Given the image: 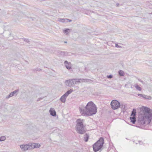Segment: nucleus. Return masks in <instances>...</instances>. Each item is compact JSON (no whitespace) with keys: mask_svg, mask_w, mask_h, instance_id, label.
<instances>
[{"mask_svg":"<svg viewBox=\"0 0 152 152\" xmlns=\"http://www.w3.org/2000/svg\"><path fill=\"white\" fill-rule=\"evenodd\" d=\"M66 68L68 69H71V66L69 64L65 65Z\"/></svg>","mask_w":152,"mask_h":152,"instance_id":"23","label":"nucleus"},{"mask_svg":"<svg viewBox=\"0 0 152 152\" xmlns=\"http://www.w3.org/2000/svg\"><path fill=\"white\" fill-rule=\"evenodd\" d=\"M43 99V98H39L37 100V102H38V101H40V100H41L42 99Z\"/></svg>","mask_w":152,"mask_h":152,"instance_id":"30","label":"nucleus"},{"mask_svg":"<svg viewBox=\"0 0 152 152\" xmlns=\"http://www.w3.org/2000/svg\"><path fill=\"white\" fill-rule=\"evenodd\" d=\"M113 77V76L112 75H107V77L108 78L111 79Z\"/></svg>","mask_w":152,"mask_h":152,"instance_id":"25","label":"nucleus"},{"mask_svg":"<svg viewBox=\"0 0 152 152\" xmlns=\"http://www.w3.org/2000/svg\"><path fill=\"white\" fill-rule=\"evenodd\" d=\"M89 135L87 133H86L84 136V140L85 142H87L89 138Z\"/></svg>","mask_w":152,"mask_h":152,"instance_id":"14","label":"nucleus"},{"mask_svg":"<svg viewBox=\"0 0 152 152\" xmlns=\"http://www.w3.org/2000/svg\"><path fill=\"white\" fill-rule=\"evenodd\" d=\"M136 114V109L134 108L131 112V116H135Z\"/></svg>","mask_w":152,"mask_h":152,"instance_id":"16","label":"nucleus"},{"mask_svg":"<svg viewBox=\"0 0 152 152\" xmlns=\"http://www.w3.org/2000/svg\"><path fill=\"white\" fill-rule=\"evenodd\" d=\"M137 95L143 98L144 99H151L152 97L151 96H148L147 95H145V94H138Z\"/></svg>","mask_w":152,"mask_h":152,"instance_id":"8","label":"nucleus"},{"mask_svg":"<svg viewBox=\"0 0 152 152\" xmlns=\"http://www.w3.org/2000/svg\"><path fill=\"white\" fill-rule=\"evenodd\" d=\"M121 106L122 107H123L124 109L125 110H126L127 109H126L125 108L126 107V105H124L123 104H122L121 105Z\"/></svg>","mask_w":152,"mask_h":152,"instance_id":"26","label":"nucleus"},{"mask_svg":"<svg viewBox=\"0 0 152 152\" xmlns=\"http://www.w3.org/2000/svg\"><path fill=\"white\" fill-rule=\"evenodd\" d=\"M64 43H67V42H66V41L64 42Z\"/></svg>","mask_w":152,"mask_h":152,"instance_id":"36","label":"nucleus"},{"mask_svg":"<svg viewBox=\"0 0 152 152\" xmlns=\"http://www.w3.org/2000/svg\"><path fill=\"white\" fill-rule=\"evenodd\" d=\"M70 31V29L69 28H66L63 30V32L66 34H69Z\"/></svg>","mask_w":152,"mask_h":152,"instance_id":"18","label":"nucleus"},{"mask_svg":"<svg viewBox=\"0 0 152 152\" xmlns=\"http://www.w3.org/2000/svg\"><path fill=\"white\" fill-rule=\"evenodd\" d=\"M31 143H29L28 144L26 145H20V148L23 151H26L28 149H32Z\"/></svg>","mask_w":152,"mask_h":152,"instance_id":"7","label":"nucleus"},{"mask_svg":"<svg viewBox=\"0 0 152 152\" xmlns=\"http://www.w3.org/2000/svg\"><path fill=\"white\" fill-rule=\"evenodd\" d=\"M76 152H77V151H76Z\"/></svg>","mask_w":152,"mask_h":152,"instance_id":"37","label":"nucleus"},{"mask_svg":"<svg viewBox=\"0 0 152 152\" xmlns=\"http://www.w3.org/2000/svg\"><path fill=\"white\" fill-rule=\"evenodd\" d=\"M66 22H71L72 21V20H71L66 19Z\"/></svg>","mask_w":152,"mask_h":152,"instance_id":"28","label":"nucleus"},{"mask_svg":"<svg viewBox=\"0 0 152 152\" xmlns=\"http://www.w3.org/2000/svg\"><path fill=\"white\" fill-rule=\"evenodd\" d=\"M19 91V90L18 89H17L13 91V92H12L10 93V95L12 96L15 95H17V93Z\"/></svg>","mask_w":152,"mask_h":152,"instance_id":"15","label":"nucleus"},{"mask_svg":"<svg viewBox=\"0 0 152 152\" xmlns=\"http://www.w3.org/2000/svg\"><path fill=\"white\" fill-rule=\"evenodd\" d=\"M12 97L11 95H10V93L9 95L8 96H7L6 97V99H8L9 98Z\"/></svg>","mask_w":152,"mask_h":152,"instance_id":"27","label":"nucleus"},{"mask_svg":"<svg viewBox=\"0 0 152 152\" xmlns=\"http://www.w3.org/2000/svg\"><path fill=\"white\" fill-rule=\"evenodd\" d=\"M73 91V90L72 89H71L67 91L66 93L61 97L60 99V101L63 103H65L67 97Z\"/></svg>","mask_w":152,"mask_h":152,"instance_id":"6","label":"nucleus"},{"mask_svg":"<svg viewBox=\"0 0 152 152\" xmlns=\"http://www.w3.org/2000/svg\"><path fill=\"white\" fill-rule=\"evenodd\" d=\"M140 110L138 123L142 125L149 124L152 119V110L148 107L142 106Z\"/></svg>","mask_w":152,"mask_h":152,"instance_id":"1","label":"nucleus"},{"mask_svg":"<svg viewBox=\"0 0 152 152\" xmlns=\"http://www.w3.org/2000/svg\"><path fill=\"white\" fill-rule=\"evenodd\" d=\"M50 115L53 116H55L56 115V112L55 110H51L50 109Z\"/></svg>","mask_w":152,"mask_h":152,"instance_id":"17","label":"nucleus"},{"mask_svg":"<svg viewBox=\"0 0 152 152\" xmlns=\"http://www.w3.org/2000/svg\"><path fill=\"white\" fill-rule=\"evenodd\" d=\"M126 86H127V84H126L125 85V86L126 87Z\"/></svg>","mask_w":152,"mask_h":152,"instance_id":"35","label":"nucleus"},{"mask_svg":"<svg viewBox=\"0 0 152 152\" xmlns=\"http://www.w3.org/2000/svg\"><path fill=\"white\" fill-rule=\"evenodd\" d=\"M6 137L4 136H1L0 137V141H4L6 140Z\"/></svg>","mask_w":152,"mask_h":152,"instance_id":"21","label":"nucleus"},{"mask_svg":"<svg viewBox=\"0 0 152 152\" xmlns=\"http://www.w3.org/2000/svg\"><path fill=\"white\" fill-rule=\"evenodd\" d=\"M64 64H69L68 62L67 61H65L64 62Z\"/></svg>","mask_w":152,"mask_h":152,"instance_id":"31","label":"nucleus"},{"mask_svg":"<svg viewBox=\"0 0 152 152\" xmlns=\"http://www.w3.org/2000/svg\"><path fill=\"white\" fill-rule=\"evenodd\" d=\"M135 87L136 89L139 91H141L142 90L141 88L138 85L135 86Z\"/></svg>","mask_w":152,"mask_h":152,"instance_id":"22","label":"nucleus"},{"mask_svg":"<svg viewBox=\"0 0 152 152\" xmlns=\"http://www.w3.org/2000/svg\"><path fill=\"white\" fill-rule=\"evenodd\" d=\"M136 126L137 127L140 128V126L139 125H136Z\"/></svg>","mask_w":152,"mask_h":152,"instance_id":"34","label":"nucleus"},{"mask_svg":"<svg viewBox=\"0 0 152 152\" xmlns=\"http://www.w3.org/2000/svg\"><path fill=\"white\" fill-rule=\"evenodd\" d=\"M104 138L101 137L93 145V148L94 151L96 152L99 150H101L104 144Z\"/></svg>","mask_w":152,"mask_h":152,"instance_id":"4","label":"nucleus"},{"mask_svg":"<svg viewBox=\"0 0 152 152\" xmlns=\"http://www.w3.org/2000/svg\"><path fill=\"white\" fill-rule=\"evenodd\" d=\"M111 108L113 110H115L120 107L121 104L119 102L116 100H113L111 102Z\"/></svg>","mask_w":152,"mask_h":152,"instance_id":"5","label":"nucleus"},{"mask_svg":"<svg viewBox=\"0 0 152 152\" xmlns=\"http://www.w3.org/2000/svg\"><path fill=\"white\" fill-rule=\"evenodd\" d=\"M72 81V83H73V85L77 84L78 83L80 82V80L77 79H71Z\"/></svg>","mask_w":152,"mask_h":152,"instance_id":"12","label":"nucleus"},{"mask_svg":"<svg viewBox=\"0 0 152 152\" xmlns=\"http://www.w3.org/2000/svg\"><path fill=\"white\" fill-rule=\"evenodd\" d=\"M35 70L36 71H40L41 70V69L39 68H37Z\"/></svg>","mask_w":152,"mask_h":152,"instance_id":"32","label":"nucleus"},{"mask_svg":"<svg viewBox=\"0 0 152 152\" xmlns=\"http://www.w3.org/2000/svg\"><path fill=\"white\" fill-rule=\"evenodd\" d=\"M58 54L59 55L61 56H65L68 55L67 52L63 51H59L58 52Z\"/></svg>","mask_w":152,"mask_h":152,"instance_id":"11","label":"nucleus"},{"mask_svg":"<svg viewBox=\"0 0 152 152\" xmlns=\"http://www.w3.org/2000/svg\"><path fill=\"white\" fill-rule=\"evenodd\" d=\"M85 108H80V113L85 115L91 116L96 114L97 112L96 106L92 101L88 102Z\"/></svg>","mask_w":152,"mask_h":152,"instance_id":"2","label":"nucleus"},{"mask_svg":"<svg viewBox=\"0 0 152 152\" xmlns=\"http://www.w3.org/2000/svg\"><path fill=\"white\" fill-rule=\"evenodd\" d=\"M130 120L131 122L133 124H135L136 121V118L135 116H132L130 118Z\"/></svg>","mask_w":152,"mask_h":152,"instance_id":"13","label":"nucleus"},{"mask_svg":"<svg viewBox=\"0 0 152 152\" xmlns=\"http://www.w3.org/2000/svg\"><path fill=\"white\" fill-rule=\"evenodd\" d=\"M72 81L71 79L66 80L65 82L66 85L69 87L73 86V83H72Z\"/></svg>","mask_w":152,"mask_h":152,"instance_id":"9","label":"nucleus"},{"mask_svg":"<svg viewBox=\"0 0 152 152\" xmlns=\"http://www.w3.org/2000/svg\"><path fill=\"white\" fill-rule=\"evenodd\" d=\"M84 121V119L80 118L77 119L76 121V130L77 132L80 134H84L86 132V130L84 129L85 126L83 125Z\"/></svg>","mask_w":152,"mask_h":152,"instance_id":"3","label":"nucleus"},{"mask_svg":"<svg viewBox=\"0 0 152 152\" xmlns=\"http://www.w3.org/2000/svg\"><path fill=\"white\" fill-rule=\"evenodd\" d=\"M41 145L39 143H32V149L33 148H38L40 147Z\"/></svg>","mask_w":152,"mask_h":152,"instance_id":"10","label":"nucleus"},{"mask_svg":"<svg viewBox=\"0 0 152 152\" xmlns=\"http://www.w3.org/2000/svg\"><path fill=\"white\" fill-rule=\"evenodd\" d=\"M119 75L120 76H123L124 75V72L121 70H119L118 72Z\"/></svg>","mask_w":152,"mask_h":152,"instance_id":"19","label":"nucleus"},{"mask_svg":"<svg viewBox=\"0 0 152 152\" xmlns=\"http://www.w3.org/2000/svg\"><path fill=\"white\" fill-rule=\"evenodd\" d=\"M119 4L118 3H117L116 4V6L117 7H118L119 6Z\"/></svg>","mask_w":152,"mask_h":152,"instance_id":"33","label":"nucleus"},{"mask_svg":"<svg viewBox=\"0 0 152 152\" xmlns=\"http://www.w3.org/2000/svg\"><path fill=\"white\" fill-rule=\"evenodd\" d=\"M23 40L26 42L28 43L29 42V41L28 39L24 38Z\"/></svg>","mask_w":152,"mask_h":152,"instance_id":"24","label":"nucleus"},{"mask_svg":"<svg viewBox=\"0 0 152 152\" xmlns=\"http://www.w3.org/2000/svg\"><path fill=\"white\" fill-rule=\"evenodd\" d=\"M115 47H117V48H121V47L120 46H119L118 45V44H115Z\"/></svg>","mask_w":152,"mask_h":152,"instance_id":"29","label":"nucleus"},{"mask_svg":"<svg viewBox=\"0 0 152 152\" xmlns=\"http://www.w3.org/2000/svg\"><path fill=\"white\" fill-rule=\"evenodd\" d=\"M58 21L63 23L66 22V18H59Z\"/></svg>","mask_w":152,"mask_h":152,"instance_id":"20","label":"nucleus"}]
</instances>
